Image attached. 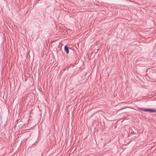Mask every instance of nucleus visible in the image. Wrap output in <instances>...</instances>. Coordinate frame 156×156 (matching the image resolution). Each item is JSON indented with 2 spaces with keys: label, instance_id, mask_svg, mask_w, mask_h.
<instances>
[{
  "label": "nucleus",
  "instance_id": "1",
  "mask_svg": "<svg viewBox=\"0 0 156 156\" xmlns=\"http://www.w3.org/2000/svg\"><path fill=\"white\" fill-rule=\"evenodd\" d=\"M139 109H141L142 110L144 111L145 112H156V110L154 109L140 108H139Z\"/></svg>",
  "mask_w": 156,
  "mask_h": 156
},
{
  "label": "nucleus",
  "instance_id": "2",
  "mask_svg": "<svg viewBox=\"0 0 156 156\" xmlns=\"http://www.w3.org/2000/svg\"><path fill=\"white\" fill-rule=\"evenodd\" d=\"M64 50L66 52L67 54H68L69 53V50L67 46H65L64 47Z\"/></svg>",
  "mask_w": 156,
  "mask_h": 156
}]
</instances>
